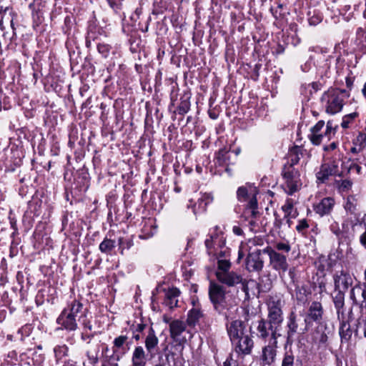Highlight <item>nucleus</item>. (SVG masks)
Segmentation results:
<instances>
[{
  "instance_id": "8",
  "label": "nucleus",
  "mask_w": 366,
  "mask_h": 366,
  "mask_svg": "<svg viewBox=\"0 0 366 366\" xmlns=\"http://www.w3.org/2000/svg\"><path fill=\"white\" fill-rule=\"evenodd\" d=\"M226 329L232 344L252 333L251 329L248 330L244 322L240 320L228 322L226 325Z\"/></svg>"
},
{
  "instance_id": "36",
  "label": "nucleus",
  "mask_w": 366,
  "mask_h": 366,
  "mask_svg": "<svg viewBox=\"0 0 366 366\" xmlns=\"http://www.w3.org/2000/svg\"><path fill=\"white\" fill-rule=\"evenodd\" d=\"M337 189L340 192H349L353 185V182L350 179H344L335 182Z\"/></svg>"
},
{
  "instance_id": "26",
  "label": "nucleus",
  "mask_w": 366,
  "mask_h": 366,
  "mask_svg": "<svg viewBox=\"0 0 366 366\" xmlns=\"http://www.w3.org/2000/svg\"><path fill=\"white\" fill-rule=\"evenodd\" d=\"M302 148L299 146L292 147L287 154V162L285 165H291L294 167L295 165L297 164L300 159V156L302 155Z\"/></svg>"
},
{
  "instance_id": "16",
  "label": "nucleus",
  "mask_w": 366,
  "mask_h": 366,
  "mask_svg": "<svg viewBox=\"0 0 366 366\" xmlns=\"http://www.w3.org/2000/svg\"><path fill=\"white\" fill-rule=\"evenodd\" d=\"M217 280L222 284L228 287H234L238 284H244V280L242 274L232 270H229L222 274H215Z\"/></svg>"
},
{
  "instance_id": "47",
  "label": "nucleus",
  "mask_w": 366,
  "mask_h": 366,
  "mask_svg": "<svg viewBox=\"0 0 366 366\" xmlns=\"http://www.w3.org/2000/svg\"><path fill=\"white\" fill-rule=\"evenodd\" d=\"M274 248L276 250L282 251L285 253H288L291 249V246L288 242H277L274 244Z\"/></svg>"
},
{
  "instance_id": "3",
  "label": "nucleus",
  "mask_w": 366,
  "mask_h": 366,
  "mask_svg": "<svg viewBox=\"0 0 366 366\" xmlns=\"http://www.w3.org/2000/svg\"><path fill=\"white\" fill-rule=\"evenodd\" d=\"M208 294L209 300L215 311L219 314L228 310V304L226 300V290L224 286L211 281L209 282Z\"/></svg>"
},
{
  "instance_id": "14",
  "label": "nucleus",
  "mask_w": 366,
  "mask_h": 366,
  "mask_svg": "<svg viewBox=\"0 0 366 366\" xmlns=\"http://www.w3.org/2000/svg\"><path fill=\"white\" fill-rule=\"evenodd\" d=\"M234 352L241 356L249 355L252 353L254 348V342L252 333L243 337L236 342L232 344Z\"/></svg>"
},
{
  "instance_id": "40",
  "label": "nucleus",
  "mask_w": 366,
  "mask_h": 366,
  "mask_svg": "<svg viewBox=\"0 0 366 366\" xmlns=\"http://www.w3.org/2000/svg\"><path fill=\"white\" fill-rule=\"evenodd\" d=\"M357 159H349L350 164L347 168V174L350 173L352 171H355L357 174L362 173V167L357 163Z\"/></svg>"
},
{
  "instance_id": "48",
  "label": "nucleus",
  "mask_w": 366,
  "mask_h": 366,
  "mask_svg": "<svg viewBox=\"0 0 366 366\" xmlns=\"http://www.w3.org/2000/svg\"><path fill=\"white\" fill-rule=\"evenodd\" d=\"M111 46L109 44H99L97 45V49L98 51L104 56L107 57L109 51H110Z\"/></svg>"
},
{
  "instance_id": "6",
  "label": "nucleus",
  "mask_w": 366,
  "mask_h": 366,
  "mask_svg": "<svg viewBox=\"0 0 366 366\" xmlns=\"http://www.w3.org/2000/svg\"><path fill=\"white\" fill-rule=\"evenodd\" d=\"M63 311H66V314L81 322L84 328L92 330V325L87 319V309L79 300H73Z\"/></svg>"
},
{
  "instance_id": "41",
  "label": "nucleus",
  "mask_w": 366,
  "mask_h": 366,
  "mask_svg": "<svg viewBox=\"0 0 366 366\" xmlns=\"http://www.w3.org/2000/svg\"><path fill=\"white\" fill-rule=\"evenodd\" d=\"M337 294L333 297V302L335 307L340 310L344 306V297L345 292L337 291Z\"/></svg>"
},
{
  "instance_id": "55",
  "label": "nucleus",
  "mask_w": 366,
  "mask_h": 366,
  "mask_svg": "<svg viewBox=\"0 0 366 366\" xmlns=\"http://www.w3.org/2000/svg\"><path fill=\"white\" fill-rule=\"evenodd\" d=\"M330 229L336 236H339L342 233L341 229H340L339 224L336 222H335L330 224Z\"/></svg>"
},
{
  "instance_id": "57",
  "label": "nucleus",
  "mask_w": 366,
  "mask_h": 366,
  "mask_svg": "<svg viewBox=\"0 0 366 366\" xmlns=\"http://www.w3.org/2000/svg\"><path fill=\"white\" fill-rule=\"evenodd\" d=\"M331 133L335 134V128L333 127L332 122L328 121L326 125V131L325 132V135L327 136L328 139H330Z\"/></svg>"
},
{
  "instance_id": "52",
  "label": "nucleus",
  "mask_w": 366,
  "mask_h": 366,
  "mask_svg": "<svg viewBox=\"0 0 366 366\" xmlns=\"http://www.w3.org/2000/svg\"><path fill=\"white\" fill-rule=\"evenodd\" d=\"M361 291V287L360 286H356V287H354L351 291H350V298L353 300V302L357 304V305H359V300H357L355 297V293L356 292H360Z\"/></svg>"
},
{
  "instance_id": "24",
  "label": "nucleus",
  "mask_w": 366,
  "mask_h": 366,
  "mask_svg": "<svg viewBox=\"0 0 366 366\" xmlns=\"http://www.w3.org/2000/svg\"><path fill=\"white\" fill-rule=\"evenodd\" d=\"M213 201V197L210 194H203L198 199L197 203L193 206V212L196 214L198 212L206 211L207 206Z\"/></svg>"
},
{
  "instance_id": "60",
  "label": "nucleus",
  "mask_w": 366,
  "mask_h": 366,
  "mask_svg": "<svg viewBox=\"0 0 366 366\" xmlns=\"http://www.w3.org/2000/svg\"><path fill=\"white\" fill-rule=\"evenodd\" d=\"M146 327L144 324H138L134 329V332H142Z\"/></svg>"
},
{
  "instance_id": "53",
  "label": "nucleus",
  "mask_w": 366,
  "mask_h": 366,
  "mask_svg": "<svg viewBox=\"0 0 366 366\" xmlns=\"http://www.w3.org/2000/svg\"><path fill=\"white\" fill-rule=\"evenodd\" d=\"M325 126V122L322 120L319 121L314 127L310 129L312 133H320V131Z\"/></svg>"
},
{
  "instance_id": "17",
  "label": "nucleus",
  "mask_w": 366,
  "mask_h": 366,
  "mask_svg": "<svg viewBox=\"0 0 366 366\" xmlns=\"http://www.w3.org/2000/svg\"><path fill=\"white\" fill-rule=\"evenodd\" d=\"M335 200L332 197H325L313 205L314 211L320 217L329 215L333 210Z\"/></svg>"
},
{
  "instance_id": "31",
  "label": "nucleus",
  "mask_w": 366,
  "mask_h": 366,
  "mask_svg": "<svg viewBox=\"0 0 366 366\" xmlns=\"http://www.w3.org/2000/svg\"><path fill=\"white\" fill-rule=\"evenodd\" d=\"M180 294V291L177 288H172L166 294V305L170 308L177 306V300L176 299Z\"/></svg>"
},
{
  "instance_id": "42",
  "label": "nucleus",
  "mask_w": 366,
  "mask_h": 366,
  "mask_svg": "<svg viewBox=\"0 0 366 366\" xmlns=\"http://www.w3.org/2000/svg\"><path fill=\"white\" fill-rule=\"evenodd\" d=\"M54 352L56 359L59 360L67 355L68 347L66 345H58L54 347Z\"/></svg>"
},
{
  "instance_id": "5",
  "label": "nucleus",
  "mask_w": 366,
  "mask_h": 366,
  "mask_svg": "<svg viewBox=\"0 0 366 366\" xmlns=\"http://www.w3.org/2000/svg\"><path fill=\"white\" fill-rule=\"evenodd\" d=\"M280 328L272 322L262 318L257 322V336L259 339L264 341L276 342L277 338L281 336Z\"/></svg>"
},
{
  "instance_id": "29",
  "label": "nucleus",
  "mask_w": 366,
  "mask_h": 366,
  "mask_svg": "<svg viewBox=\"0 0 366 366\" xmlns=\"http://www.w3.org/2000/svg\"><path fill=\"white\" fill-rule=\"evenodd\" d=\"M203 317L202 311L199 308L194 307L187 314V323L191 327H194Z\"/></svg>"
},
{
  "instance_id": "20",
  "label": "nucleus",
  "mask_w": 366,
  "mask_h": 366,
  "mask_svg": "<svg viewBox=\"0 0 366 366\" xmlns=\"http://www.w3.org/2000/svg\"><path fill=\"white\" fill-rule=\"evenodd\" d=\"M77 320L66 314V311H62L57 318V323L61 325L68 331H74L78 328Z\"/></svg>"
},
{
  "instance_id": "43",
  "label": "nucleus",
  "mask_w": 366,
  "mask_h": 366,
  "mask_svg": "<svg viewBox=\"0 0 366 366\" xmlns=\"http://www.w3.org/2000/svg\"><path fill=\"white\" fill-rule=\"evenodd\" d=\"M358 116L357 112H352L349 114L345 115L342 118V127L343 128H348L350 124Z\"/></svg>"
},
{
  "instance_id": "49",
  "label": "nucleus",
  "mask_w": 366,
  "mask_h": 366,
  "mask_svg": "<svg viewBox=\"0 0 366 366\" xmlns=\"http://www.w3.org/2000/svg\"><path fill=\"white\" fill-rule=\"evenodd\" d=\"M218 239V236L217 234L215 235H211L209 238L205 240V246L208 250V253L211 254L212 251L211 249L214 247V244L216 242V240Z\"/></svg>"
},
{
  "instance_id": "25",
  "label": "nucleus",
  "mask_w": 366,
  "mask_h": 366,
  "mask_svg": "<svg viewBox=\"0 0 366 366\" xmlns=\"http://www.w3.org/2000/svg\"><path fill=\"white\" fill-rule=\"evenodd\" d=\"M357 199L355 195H349L345 202L344 209L347 214L354 216L356 219L358 218L357 209Z\"/></svg>"
},
{
  "instance_id": "1",
  "label": "nucleus",
  "mask_w": 366,
  "mask_h": 366,
  "mask_svg": "<svg viewBox=\"0 0 366 366\" xmlns=\"http://www.w3.org/2000/svg\"><path fill=\"white\" fill-rule=\"evenodd\" d=\"M350 97V93L345 89L330 88L325 92L321 101L325 103V111L330 114L340 112L345 104V101Z\"/></svg>"
},
{
  "instance_id": "9",
  "label": "nucleus",
  "mask_w": 366,
  "mask_h": 366,
  "mask_svg": "<svg viewBox=\"0 0 366 366\" xmlns=\"http://www.w3.org/2000/svg\"><path fill=\"white\" fill-rule=\"evenodd\" d=\"M264 254H267L269 257V264L272 268L280 273L287 271L289 264L287 260V256L280 253L275 249L267 247L263 249Z\"/></svg>"
},
{
  "instance_id": "30",
  "label": "nucleus",
  "mask_w": 366,
  "mask_h": 366,
  "mask_svg": "<svg viewBox=\"0 0 366 366\" xmlns=\"http://www.w3.org/2000/svg\"><path fill=\"white\" fill-rule=\"evenodd\" d=\"M339 334L340 336L342 343L349 342V341L351 340L352 335V331L351 330L350 325L345 321H342L340 323Z\"/></svg>"
},
{
  "instance_id": "28",
  "label": "nucleus",
  "mask_w": 366,
  "mask_h": 366,
  "mask_svg": "<svg viewBox=\"0 0 366 366\" xmlns=\"http://www.w3.org/2000/svg\"><path fill=\"white\" fill-rule=\"evenodd\" d=\"M281 366H302V360L290 350L285 352Z\"/></svg>"
},
{
  "instance_id": "35",
  "label": "nucleus",
  "mask_w": 366,
  "mask_h": 366,
  "mask_svg": "<svg viewBox=\"0 0 366 366\" xmlns=\"http://www.w3.org/2000/svg\"><path fill=\"white\" fill-rule=\"evenodd\" d=\"M229 149L224 147L220 149L217 154V159L219 165H227L229 162V158L228 156V153Z\"/></svg>"
},
{
  "instance_id": "4",
  "label": "nucleus",
  "mask_w": 366,
  "mask_h": 366,
  "mask_svg": "<svg viewBox=\"0 0 366 366\" xmlns=\"http://www.w3.org/2000/svg\"><path fill=\"white\" fill-rule=\"evenodd\" d=\"M282 175L285 180L284 189L286 193L292 195L299 190L302 183L300 179V172L291 165H284Z\"/></svg>"
},
{
  "instance_id": "10",
  "label": "nucleus",
  "mask_w": 366,
  "mask_h": 366,
  "mask_svg": "<svg viewBox=\"0 0 366 366\" xmlns=\"http://www.w3.org/2000/svg\"><path fill=\"white\" fill-rule=\"evenodd\" d=\"M281 300L271 297L267 302V320L272 322L279 327H282L283 322V312Z\"/></svg>"
},
{
  "instance_id": "19",
  "label": "nucleus",
  "mask_w": 366,
  "mask_h": 366,
  "mask_svg": "<svg viewBox=\"0 0 366 366\" xmlns=\"http://www.w3.org/2000/svg\"><path fill=\"white\" fill-rule=\"evenodd\" d=\"M324 310L322 303L313 301L309 306L307 319L310 318L315 322H320L323 317Z\"/></svg>"
},
{
  "instance_id": "64",
  "label": "nucleus",
  "mask_w": 366,
  "mask_h": 366,
  "mask_svg": "<svg viewBox=\"0 0 366 366\" xmlns=\"http://www.w3.org/2000/svg\"><path fill=\"white\" fill-rule=\"evenodd\" d=\"M12 29H13V31H12V34L11 35H10L7 32L6 33H4L3 36L4 37V39H9V41L12 40L13 36L14 35V28H12Z\"/></svg>"
},
{
  "instance_id": "56",
  "label": "nucleus",
  "mask_w": 366,
  "mask_h": 366,
  "mask_svg": "<svg viewBox=\"0 0 366 366\" xmlns=\"http://www.w3.org/2000/svg\"><path fill=\"white\" fill-rule=\"evenodd\" d=\"M274 227L277 229H280V228L282 225V223H283V219L280 218V215L277 212L274 213Z\"/></svg>"
},
{
  "instance_id": "33",
  "label": "nucleus",
  "mask_w": 366,
  "mask_h": 366,
  "mask_svg": "<svg viewBox=\"0 0 366 366\" xmlns=\"http://www.w3.org/2000/svg\"><path fill=\"white\" fill-rule=\"evenodd\" d=\"M115 247V241L111 239L104 238L99 244V250L102 253L110 254Z\"/></svg>"
},
{
  "instance_id": "37",
  "label": "nucleus",
  "mask_w": 366,
  "mask_h": 366,
  "mask_svg": "<svg viewBox=\"0 0 366 366\" xmlns=\"http://www.w3.org/2000/svg\"><path fill=\"white\" fill-rule=\"evenodd\" d=\"M231 262L229 259H219L217 260V270L215 274H222L230 270Z\"/></svg>"
},
{
  "instance_id": "50",
  "label": "nucleus",
  "mask_w": 366,
  "mask_h": 366,
  "mask_svg": "<svg viewBox=\"0 0 366 366\" xmlns=\"http://www.w3.org/2000/svg\"><path fill=\"white\" fill-rule=\"evenodd\" d=\"M322 20V16L320 14H313L308 19L310 25L316 26L320 24Z\"/></svg>"
},
{
  "instance_id": "44",
  "label": "nucleus",
  "mask_w": 366,
  "mask_h": 366,
  "mask_svg": "<svg viewBox=\"0 0 366 366\" xmlns=\"http://www.w3.org/2000/svg\"><path fill=\"white\" fill-rule=\"evenodd\" d=\"M189 109L190 103L188 99H182L177 107V111L179 114L184 115L189 112Z\"/></svg>"
},
{
  "instance_id": "7",
  "label": "nucleus",
  "mask_w": 366,
  "mask_h": 366,
  "mask_svg": "<svg viewBox=\"0 0 366 366\" xmlns=\"http://www.w3.org/2000/svg\"><path fill=\"white\" fill-rule=\"evenodd\" d=\"M332 176H343L342 173L339 172L338 162L333 158L325 159L321 164L320 170L316 173L317 180L319 183L325 182Z\"/></svg>"
},
{
  "instance_id": "59",
  "label": "nucleus",
  "mask_w": 366,
  "mask_h": 366,
  "mask_svg": "<svg viewBox=\"0 0 366 366\" xmlns=\"http://www.w3.org/2000/svg\"><path fill=\"white\" fill-rule=\"evenodd\" d=\"M337 143L335 142H333L331 144H330L329 145L325 146L323 149L325 151H332V150L335 149L337 148Z\"/></svg>"
},
{
  "instance_id": "21",
  "label": "nucleus",
  "mask_w": 366,
  "mask_h": 366,
  "mask_svg": "<svg viewBox=\"0 0 366 366\" xmlns=\"http://www.w3.org/2000/svg\"><path fill=\"white\" fill-rule=\"evenodd\" d=\"M147 362V355L144 349L142 346L136 347L132 353L131 366H146Z\"/></svg>"
},
{
  "instance_id": "62",
  "label": "nucleus",
  "mask_w": 366,
  "mask_h": 366,
  "mask_svg": "<svg viewBox=\"0 0 366 366\" xmlns=\"http://www.w3.org/2000/svg\"><path fill=\"white\" fill-rule=\"evenodd\" d=\"M360 242L365 247H366V229L365 232L360 235Z\"/></svg>"
},
{
  "instance_id": "34",
  "label": "nucleus",
  "mask_w": 366,
  "mask_h": 366,
  "mask_svg": "<svg viewBox=\"0 0 366 366\" xmlns=\"http://www.w3.org/2000/svg\"><path fill=\"white\" fill-rule=\"evenodd\" d=\"M354 333L355 336L360 333L366 339V317H361L357 319Z\"/></svg>"
},
{
  "instance_id": "45",
  "label": "nucleus",
  "mask_w": 366,
  "mask_h": 366,
  "mask_svg": "<svg viewBox=\"0 0 366 366\" xmlns=\"http://www.w3.org/2000/svg\"><path fill=\"white\" fill-rule=\"evenodd\" d=\"M308 228L309 224L306 219H300L296 226V230L302 234H305Z\"/></svg>"
},
{
  "instance_id": "2",
  "label": "nucleus",
  "mask_w": 366,
  "mask_h": 366,
  "mask_svg": "<svg viewBox=\"0 0 366 366\" xmlns=\"http://www.w3.org/2000/svg\"><path fill=\"white\" fill-rule=\"evenodd\" d=\"M256 188L247 189L246 187H240L237 191V199L241 202H246L243 214L245 218H257L260 213L258 210Z\"/></svg>"
},
{
  "instance_id": "15",
  "label": "nucleus",
  "mask_w": 366,
  "mask_h": 366,
  "mask_svg": "<svg viewBox=\"0 0 366 366\" xmlns=\"http://www.w3.org/2000/svg\"><path fill=\"white\" fill-rule=\"evenodd\" d=\"M333 280L335 291L346 292L353 282L350 274L344 270L336 272Z\"/></svg>"
},
{
  "instance_id": "58",
  "label": "nucleus",
  "mask_w": 366,
  "mask_h": 366,
  "mask_svg": "<svg viewBox=\"0 0 366 366\" xmlns=\"http://www.w3.org/2000/svg\"><path fill=\"white\" fill-rule=\"evenodd\" d=\"M88 361L83 363V366H96L98 362V358L95 357L88 356Z\"/></svg>"
},
{
  "instance_id": "39",
  "label": "nucleus",
  "mask_w": 366,
  "mask_h": 366,
  "mask_svg": "<svg viewBox=\"0 0 366 366\" xmlns=\"http://www.w3.org/2000/svg\"><path fill=\"white\" fill-rule=\"evenodd\" d=\"M128 337L127 335H120L116 337L114 340L113 351L117 352L121 348H123L124 344L127 343Z\"/></svg>"
},
{
  "instance_id": "46",
  "label": "nucleus",
  "mask_w": 366,
  "mask_h": 366,
  "mask_svg": "<svg viewBox=\"0 0 366 366\" xmlns=\"http://www.w3.org/2000/svg\"><path fill=\"white\" fill-rule=\"evenodd\" d=\"M325 134H322V133H312L308 135V137L311 142L314 145H320L322 141L323 137H325Z\"/></svg>"
},
{
  "instance_id": "11",
  "label": "nucleus",
  "mask_w": 366,
  "mask_h": 366,
  "mask_svg": "<svg viewBox=\"0 0 366 366\" xmlns=\"http://www.w3.org/2000/svg\"><path fill=\"white\" fill-rule=\"evenodd\" d=\"M299 321L300 320H298L296 313L294 311H292L287 317L286 325L287 338L288 340L292 339L298 332L302 334H305L308 331L309 327L307 326V319H305V326L303 328L299 327Z\"/></svg>"
},
{
  "instance_id": "54",
  "label": "nucleus",
  "mask_w": 366,
  "mask_h": 366,
  "mask_svg": "<svg viewBox=\"0 0 366 366\" xmlns=\"http://www.w3.org/2000/svg\"><path fill=\"white\" fill-rule=\"evenodd\" d=\"M364 289H361V300H359V305L361 307H366V285H363Z\"/></svg>"
},
{
  "instance_id": "23",
  "label": "nucleus",
  "mask_w": 366,
  "mask_h": 366,
  "mask_svg": "<svg viewBox=\"0 0 366 366\" xmlns=\"http://www.w3.org/2000/svg\"><path fill=\"white\" fill-rule=\"evenodd\" d=\"M366 148V133L359 132L357 136L352 140V147L350 148V152L358 154Z\"/></svg>"
},
{
  "instance_id": "38",
  "label": "nucleus",
  "mask_w": 366,
  "mask_h": 366,
  "mask_svg": "<svg viewBox=\"0 0 366 366\" xmlns=\"http://www.w3.org/2000/svg\"><path fill=\"white\" fill-rule=\"evenodd\" d=\"M162 352L165 357V365L169 364L171 360H174L175 353L169 348V345L167 343H162Z\"/></svg>"
},
{
  "instance_id": "51",
  "label": "nucleus",
  "mask_w": 366,
  "mask_h": 366,
  "mask_svg": "<svg viewBox=\"0 0 366 366\" xmlns=\"http://www.w3.org/2000/svg\"><path fill=\"white\" fill-rule=\"evenodd\" d=\"M229 250L228 248L221 249L219 252H217V260L219 259H229Z\"/></svg>"
},
{
  "instance_id": "12",
  "label": "nucleus",
  "mask_w": 366,
  "mask_h": 366,
  "mask_svg": "<svg viewBox=\"0 0 366 366\" xmlns=\"http://www.w3.org/2000/svg\"><path fill=\"white\" fill-rule=\"evenodd\" d=\"M277 347V341L268 342L266 345L262 347L259 359L260 365L262 366H270L275 362Z\"/></svg>"
},
{
  "instance_id": "61",
  "label": "nucleus",
  "mask_w": 366,
  "mask_h": 366,
  "mask_svg": "<svg viewBox=\"0 0 366 366\" xmlns=\"http://www.w3.org/2000/svg\"><path fill=\"white\" fill-rule=\"evenodd\" d=\"M232 232L236 235L240 236L243 234V230L239 226H234L232 228Z\"/></svg>"
},
{
  "instance_id": "22",
  "label": "nucleus",
  "mask_w": 366,
  "mask_h": 366,
  "mask_svg": "<svg viewBox=\"0 0 366 366\" xmlns=\"http://www.w3.org/2000/svg\"><path fill=\"white\" fill-rule=\"evenodd\" d=\"M186 330V324L181 320H175L169 323V332L171 337L174 341L179 340V337Z\"/></svg>"
},
{
  "instance_id": "63",
  "label": "nucleus",
  "mask_w": 366,
  "mask_h": 366,
  "mask_svg": "<svg viewBox=\"0 0 366 366\" xmlns=\"http://www.w3.org/2000/svg\"><path fill=\"white\" fill-rule=\"evenodd\" d=\"M288 274H289V276L291 278L292 281L294 282H295V267H292V268L290 269Z\"/></svg>"
},
{
  "instance_id": "32",
  "label": "nucleus",
  "mask_w": 366,
  "mask_h": 366,
  "mask_svg": "<svg viewBox=\"0 0 366 366\" xmlns=\"http://www.w3.org/2000/svg\"><path fill=\"white\" fill-rule=\"evenodd\" d=\"M294 200L291 198H287L285 204L282 206V209L286 217L296 218L298 216L299 213L296 209H294Z\"/></svg>"
},
{
  "instance_id": "18",
  "label": "nucleus",
  "mask_w": 366,
  "mask_h": 366,
  "mask_svg": "<svg viewBox=\"0 0 366 366\" xmlns=\"http://www.w3.org/2000/svg\"><path fill=\"white\" fill-rule=\"evenodd\" d=\"M326 330V326L319 325L312 334L313 344L317 345L318 349H325L328 345V336Z\"/></svg>"
},
{
  "instance_id": "27",
  "label": "nucleus",
  "mask_w": 366,
  "mask_h": 366,
  "mask_svg": "<svg viewBox=\"0 0 366 366\" xmlns=\"http://www.w3.org/2000/svg\"><path fill=\"white\" fill-rule=\"evenodd\" d=\"M159 340L154 329L151 327L145 339V347L149 353H153L158 345Z\"/></svg>"
},
{
  "instance_id": "13",
  "label": "nucleus",
  "mask_w": 366,
  "mask_h": 366,
  "mask_svg": "<svg viewBox=\"0 0 366 366\" xmlns=\"http://www.w3.org/2000/svg\"><path fill=\"white\" fill-rule=\"evenodd\" d=\"M263 249L249 252L246 258V268L249 272H261L264 267Z\"/></svg>"
}]
</instances>
